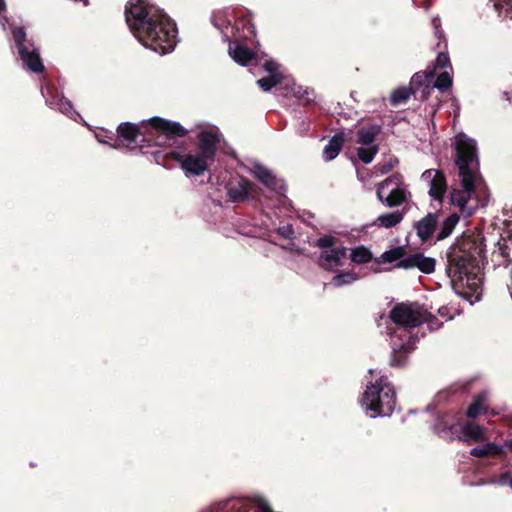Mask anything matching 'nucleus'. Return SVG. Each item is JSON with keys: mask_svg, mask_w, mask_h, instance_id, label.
I'll list each match as a JSON object with an SVG mask.
<instances>
[{"mask_svg": "<svg viewBox=\"0 0 512 512\" xmlns=\"http://www.w3.org/2000/svg\"><path fill=\"white\" fill-rule=\"evenodd\" d=\"M124 15L131 33L143 46L161 55L175 49L177 25L162 8L148 0H129Z\"/></svg>", "mask_w": 512, "mask_h": 512, "instance_id": "1", "label": "nucleus"}, {"mask_svg": "<svg viewBox=\"0 0 512 512\" xmlns=\"http://www.w3.org/2000/svg\"><path fill=\"white\" fill-rule=\"evenodd\" d=\"M483 238L475 235L458 237L446 252V273L453 283L459 282L476 291L480 284L479 264L483 259Z\"/></svg>", "mask_w": 512, "mask_h": 512, "instance_id": "2", "label": "nucleus"}, {"mask_svg": "<svg viewBox=\"0 0 512 512\" xmlns=\"http://www.w3.org/2000/svg\"><path fill=\"white\" fill-rule=\"evenodd\" d=\"M454 151V163L458 168L463 189H452L450 192V202L453 206L459 208L462 215L470 217L474 212V208L470 207L468 203L472 194L475 193V183L479 176L480 166L476 141L464 133H459L455 137Z\"/></svg>", "mask_w": 512, "mask_h": 512, "instance_id": "3", "label": "nucleus"}, {"mask_svg": "<svg viewBox=\"0 0 512 512\" xmlns=\"http://www.w3.org/2000/svg\"><path fill=\"white\" fill-rule=\"evenodd\" d=\"M197 140L195 150L188 153L176 150L167 153L154 152L156 163L168 168L169 162L173 160L178 163L186 177L202 176L215 162L220 139L216 133L203 130L198 133Z\"/></svg>", "mask_w": 512, "mask_h": 512, "instance_id": "4", "label": "nucleus"}, {"mask_svg": "<svg viewBox=\"0 0 512 512\" xmlns=\"http://www.w3.org/2000/svg\"><path fill=\"white\" fill-rule=\"evenodd\" d=\"M150 128L142 133L136 124L121 123L117 128L118 137L127 142L128 147H136L141 142L153 143L159 147H170L176 138L185 137L188 131L179 123L161 117L149 120Z\"/></svg>", "mask_w": 512, "mask_h": 512, "instance_id": "5", "label": "nucleus"}, {"mask_svg": "<svg viewBox=\"0 0 512 512\" xmlns=\"http://www.w3.org/2000/svg\"><path fill=\"white\" fill-rule=\"evenodd\" d=\"M362 405L371 412L372 417L391 415L396 405L394 386L382 376L367 386L363 393Z\"/></svg>", "mask_w": 512, "mask_h": 512, "instance_id": "6", "label": "nucleus"}, {"mask_svg": "<svg viewBox=\"0 0 512 512\" xmlns=\"http://www.w3.org/2000/svg\"><path fill=\"white\" fill-rule=\"evenodd\" d=\"M424 315L425 308L418 302H400L390 310L389 318L397 326L410 330L423 324Z\"/></svg>", "mask_w": 512, "mask_h": 512, "instance_id": "7", "label": "nucleus"}, {"mask_svg": "<svg viewBox=\"0 0 512 512\" xmlns=\"http://www.w3.org/2000/svg\"><path fill=\"white\" fill-rule=\"evenodd\" d=\"M422 179L429 183V196L441 204L448 188L444 172L442 170L427 169L422 173Z\"/></svg>", "mask_w": 512, "mask_h": 512, "instance_id": "8", "label": "nucleus"}, {"mask_svg": "<svg viewBox=\"0 0 512 512\" xmlns=\"http://www.w3.org/2000/svg\"><path fill=\"white\" fill-rule=\"evenodd\" d=\"M255 187L250 180L245 177H235L226 184L227 196L234 203H242L249 198L250 192Z\"/></svg>", "mask_w": 512, "mask_h": 512, "instance_id": "9", "label": "nucleus"}, {"mask_svg": "<svg viewBox=\"0 0 512 512\" xmlns=\"http://www.w3.org/2000/svg\"><path fill=\"white\" fill-rule=\"evenodd\" d=\"M436 260L427 257L421 252H417L406 256L404 259L396 263L395 267L401 269L418 268L424 274H431L435 271Z\"/></svg>", "mask_w": 512, "mask_h": 512, "instance_id": "10", "label": "nucleus"}, {"mask_svg": "<svg viewBox=\"0 0 512 512\" xmlns=\"http://www.w3.org/2000/svg\"><path fill=\"white\" fill-rule=\"evenodd\" d=\"M439 216L440 214L437 212H430L422 219L414 223L416 234L422 242H427L430 240L435 233L439 225Z\"/></svg>", "mask_w": 512, "mask_h": 512, "instance_id": "11", "label": "nucleus"}, {"mask_svg": "<svg viewBox=\"0 0 512 512\" xmlns=\"http://www.w3.org/2000/svg\"><path fill=\"white\" fill-rule=\"evenodd\" d=\"M434 428L441 438L453 439L459 431V421L455 415L445 413L437 418Z\"/></svg>", "mask_w": 512, "mask_h": 512, "instance_id": "12", "label": "nucleus"}, {"mask_svg": "<svg viewBox=\"0 0 512 512\" xmlns=\"http://www.w3.org/2000/svg\"><path fill=\"white\" fill-rule=\"evenodd\" d=\"M18 54L23 62V66L27 70L33 73H42L45 70L40 53L37 49L30 50L29 47L21 48Z\"/></svg>", "mask_w": 512, "mask_h": 512, "instance_id": "13", "label": "nucleus"}, {"mask_svg": "<svg viewBox=\"0 0 512 512\" xmlns=\"http://www.w3.org/2000/svg\"><path fill=\"white\" fill-rule=\"evenodd\" d=\"M382 132V126L377 123H366L356 131V143L362 146L373 145Z\"/></svg>", "mask_w": 512, "mask_h": 512, "instance_id": "14", "label": "nucleus"}, {"mask_svg": "<svg viewBox=\"0 0 512 512\" xmlns=\"http://www.w3.org/2000/svg\"><path fill=\"white\" fill-rule=\"evenodd\" d=\"M231 32L237 40L243 39L247 41H251L256 34L254 24L247 17L238 19L235 25L231 27Z\"/></svg>", "mask_w": 512, "mask_h": 512, "instance_id": "15", "label": "nucleus"}, {"mask_svg": "<svg viewBox=\"0 0 512 512\" xmlns=\"http://www.w3.org/2000/svg\"><path fill=\"white\" fill-rule=\"evenodd\" d=\"M412 345L408 343L394 344L390 357V366L402 368L406 365L408 354L412 351Z\"/></svg>", "mask_w": 512, "mask_h": 512, "instance_id": "16", "label": "nucleus"}, {"mask_svg": "<svg viewBox=\"0 0 512 512\" xmlns=\"http://www.w3.org/2000/svg\"><path fill=\"white\" fill-rule=\"evenodd\" d=\"M488 394L482 391L473 397L472 403L469 405L466 416L469 419H475L481 414L486 415L488 413V406L486 405Z\"/></svg>", "mask_w": 512, "mask_h": 512, "instance_id": "17", "label": "nucleus"}, {"mask_svg": "<svg viewBox=\"0 0 512 512\" xmlns=\"http://www.w3.org/2000/svg\"><path fill=\"white\" fill-rule=\"evenodd\" d=\"M433 78L434 70L417 72L411 78L410 87H413L415 91H417L418 88L422 87V97L427 98L428 95L430 94V91L432 90V87L430 86L429 82Z\"/></svg>", "mask_w": 512, "mask_h": 512, "instance_id": "18", "label": "nucleus"}, {"mask_svg": "<svg viewBox=\"0 0 512 512\" xmlns=\"http://www.w3.org/2000/svg\"><path fill=\"white\" fill-rule=\"evenodd\" d=\"M229 54L235 62L244 66L251 62L256 56L250 48L240 44L237 39L234 46L229 47Z\"/></svg>", "mask_w": 512, "mask_h": 512, "instance_id": "19", "label": "nucleus"}, {"mask_svg": "<svg viewBox=\"0 0 512 512\" xmlns=\"http://www.w3.org/2000/svg\"><path fill=\"white\" fill-rule=\"evenodd\" d=\"M346 138L343 132L336 133L324 147L323 157L326 161L335 159L340 153Z\"/></svg>", "mask_w": 512, "mask_h": 512, "instance_id": "20", "label": "nucleus"}, {"mask_svg": "<svg viewBox=\"0 0 512 512\" xmlns=\"http://www.w3.org/2000/svg\"><path fill=\"white\" fill-rule=\"evenodd\" d=\"M498 255L502 257L501 264L508 266L512 262V232L507 231L497 242Z\"/></svg>", "mask_w": 512, "mask_h": 512, "instance_id": "21", "label": "nucleus"}, {"mask_svg": "<svg viewBox=\"0 0 512 512\" xmlns=\"http://www.w3.org/2000/svg\"><path fill=\"white\" fill-rule=\"evenodd\" d=\"M252 174L267 188L275 189L277 186V179L273 173L261 164H255L252 168Z\"/></svg>", "mask_w": 512, "mask_h": 512, "instance_id": "22", "label": "nucleus"}, {"mask_svg": "<svg viewBox=\"0 0 512 512\" xmlns=\"http://www.w3.org/2000/svg\"><path fill=\"white\" fill-rule=\"evenodd\" d=\"M318 265L327 271H334L336 267L342 266L343 262L337 257L334 249L324 250L318 258Z\"/></svg>", "mask_w": 512, "mask_h": 512, "instance_id": "23", "label": "nucleus"}, {"mask_svg": "<svg viewBox=\"0 0 512 512\" xmlns=\"http://www.w3.org/2000/svg\"><path fill=\"white\" fill-rule=\"evenodd\" d=\"M503 452L501 446L496 443H486L482 446H477L471 449L470 454L478 458H486L490 456H498Z\"/></svg>", "mask_w": 512, "mask_h": 512, "instance_id": "24", "label": "nucleus"}, {"mask_svg": "<svg viewBox=\"0 0 512 512\" xmlns=\"http://www.w3.org/2000/svg\"><path fill=\"white\" fill-rule=\"evenodd\" d=\"M403 217L404 213L400 211L382 214L374 221L373 225L392 228L398 225L403 220Z\"/></svg>", "mask_w": 512, "mask_h": 512, "instance_id": "25", "label": "nucleus"}, {"mask_svg": "<svg viewBox=\"0 0 512 512\" xmlns=\"http://www.w3.org/2000/svg\"><path fill=\"white\" fill-rule=\"evenodd\" d=\"M460 220V216L457 213L450 214L441 224L440 231L436 236L437 241L444 240L448 238L453 230L455 229L456 225L458 224Z\"/></svg>", "mask_w": 512, "mask_h": 512, "instance_id": "26", "label": "nucleus"}, {"mask_svg": "<svg viewBox=\"0 0 512 512\" xmlns=\"http://www.w3.org/2000/svg\"><path fill=\"white\" fill-rule=\"evenodd\" d=\"M461 433L464 438L474 441H482L485 439V429L473 422H467L461 427Z\"/></svg>", "mask_w": 512, "mask_h": 512, "instance_id": "27", "label": "nucleus"}, {"mask_svg": "<svg viewBox=\"0 0 512 512\" xmlns=\"http://www.w3.org/2000/svg\"><path fill=\"white\" fill-rule=\"evenodd\" d=\"M415 93L416 91L413 87H398L394 89L390 95V104L392 106L404 104L409 100L410 96Z\"/></svg>", "mask_w": 512, "mask_h": 512, "instance_id": "28", "label": "nucleus"}, {"mask_svg": "<svg viewBox=\"0 0 512 512\" xmlns=\"http://www.w3.org/2000/svg\"><path fill=\"white\" fill-rule=\"evenodd\" d=\"M406 257V249L405 247L399 246L392 248L388 251H385L381 254L379 258L375 260L376 263H392V262H399L400 260L404 259Z\"/></svg>", "mask_w": 512, "mask_h": 512, "instance_id": "29", "label": "nucleus"}, {"mask_svg": "<svg viewBox=\"0 0 512 512\" xmlns=\"http://www.w3.org/2000/svg\"><path fill=\"white\" fill-rule=\"evenodd\" d=\"M350 258L356 264H365L373 259V254L367 247L360 245L352 249Z\"/></svg>", "mask_w": 512, "mask_h": 512, "instance_id": "30", "label": "nucleus"}, {"mask_svg": "<svg viewBox=\"0 0 512 512\" xmlns=\"http://www.w3.org/2000/svg\"><path fill=\"white\" fill-rule=\"evenodd\" d=\"M406 200L407 197L405 190L402 188H395L389 193L384 202L389 207H396L406 202Z\"/></svg>", "mask_w": 512, "mask_h": 512, "instance_id": "31", "label": "nucleus"}, {"mask_svg": "<svg viewBox=\"0 0 512 512\" xmlns=\"http://www.w3.org/2000/svg\"><path fill=\"white\" fill-rule=\"evenodd\" d=\"M368 147L357 148L358 158L365 164H369L373 161L376 154L379 152V145H367Z\"/></svg>", "mask_w": 512, "mask_h": 512, "instance_id": "32", "label": "nucleus"}, {"mask_svg": "<svg viewBox=\"0 0 512 512\" xmlns=\"http://www.w3.org/2000/svg\"><path fill=\"white\" fill-rule=\"evenodd\" d=\"M282 81V75L281 73H272L269 74L266 77L260 78L257 80V84L263 89L264 91H269L273 87L280 84Z\"/></svg>", "mask_w": 512, "mask_h": 512, "instance_id": "33", "label": "nucleus"}, {"mask_svg": "<svg viewBox=\"0 0 512 512\" xmlns=\"http://www.w3.org/2000/svg\"><path fill=\"white\" fill-rule=\"evenodd\" d=\"M494 8L499 16L504 19H512V0H492Z\"/></svg>", "mask_w": 512, "mask_h": 512, "instance_id": "34", "label": "nucleus"}, {"mask_svg": "<svg viewBox=\"0 0 512 512\" xmlns=\"http://www.w3.org/2000/svg\"><path fill=\"white\" fill-rule=\"evenodd\" d=\"M452 82L451 73L447 70H444L436 77L432 89L437 88L441 92H445L452 86Z\"/></svg>", "mask_w": 512, "mask_h": 512, "instance_id": "35", "label": "nucleus"}, {"mask_svg": "<svg viewBox=\"0 0 512 512\" xmlns=\"http://www.w3.org/2000/svg\"><path fill=\"white\" fill-rule=\"evenodd\" d=\"M356 280L357 275L355 273L351 271L341 272L332 278L331 284H333L335 287H341L343 285L351 284Z\"/></svg>", "mask_w": 512, "mask_h": 512, "instance_id": "36", "label": "nucleus"}, {"mask_svg": "<svg viewBox=\"0 0 512 512\" xmlns=\"http://www.w3.org/2000/svg\"><path fill=\"white\" fill-rule=\"evenodd\" d=\"M446 68H449L450 70H452V65L450 62L449 55L445 52H439L434 61L433 68L431 70H434V73H435L437 70L446 69Z\"/></svg>", "mask_w": 512, "mask_h": 512, "instance_id": "37", "label": "nucleus"}, {"mask_svg": "<svg viewBox=\"0 0 512 512\" xmlns=\"http://www.w3.org/2000/svg\"><path fill=\"white\" fill-rule=\"evenodd\" d=\"M213 24L216 28H218L221 31V33L225 37V40L229 41L230 36L225 31V29H231L232 26L230 24V21H228L224 16H215L213 18Z\"/></svg>", "mask_w": 512, "mask_h": 512, "instance_id": "38", "label": "nucleus"}, {"mask_svg": "<svg viewBox=\"0 0 512 512\" xmlns=\"http://www.w3.org/2000/svg\"><path fill=\"white\" fill-rule=\"evenodd\" d=\"M401 178H402V177H401V175H399V174H394V175H392V176H390V177L386 178L385 180H383V181L380 183V185H379V187H378V189H377V192H376V193H377V197H378V199H379L380 201H383V197H382V190H383L386 186H388V185H390V184H392V183H395L396 185L400 184V183H401Z\"/></svg>", "mask_w": 512, "mask_h": 512, "instance_id": "39", "label": "nucleus"}, {"mask_svg": "<svg viewBox=\"0 0 512 512\" xmlns=\"http://www.w3.org/2000/svg\"><path fill=\"white\" fill-rule=\"evenodd\" d=\"M294 96H296L303 105H308L313 101L312 95L313 92L308 91L307 89L303 90L301 87L293 90Z\"/></svg>", "mask_w": 512, "mask_h": 512, "instance_id": "40", "label": "nucleus"}, {"mask_svg": "<svg viewBox=\"0 0 512 512\" xmlns=\"http://www.w3.org/2000/svg\"><path fill=\"white\" fill-rule=\"evenodd\" d=\"M13 37L18 48V52L21 48H27L26 44V33L23 28H16L13 30Z\"/></svg>", "mask_w": 512, "mask_h": 512, "instance_id": "41", "label": "nucleus"}, {"mask_svg": "<svg viewBox=\"0 0 512 512\" xmlns=\"http://www.w3.org/2000/svg\"><path fill=\"white\" fill-rule=\"evenodd\" d=\"M425 318L423 320V323H427L430 330H437L441 327L442 323L439 321V319L432 315L430 312L425 309V315L423 316Z\"/></svg>", "mask_w": 512, "mask_h": 512, "instance_id": "42", "label": "nucleus"}, {"mask_svg": "<svg viewBox=\"0 0 512 512\" xmlns=\"http://www.w3.org/2000/svg\"><path fill=\"white\" fill-rule=\"evenodd\" d=\"M336 243V238L330 235H324L317 239L316 246L319 248H333Z\"/></svg>", "mask_w": 512, "mask_h": 512, "instance_id": "43", "label": "nucleus"}, {"mask_svg": "<svg viewBox=\"0 0 512 512\" xmlns=\"http://www.w3.org/2000/svg\"><path fill=\"white\" fill-rule=\"evenodd\" d=\"M277 234L284 239H292L294 237V229L292 225H284L277 229Z\"/></svg>", "mask_w": 512, "mask_h": 512, "instance_id": "44", "label": "nucleus"}, {"mask_svg": "<svg viewBox=\"0 0 512 512\" xmlns=\"http://www.w3.org/2000/svg\"><path fill=\"white\" fill-rule=\"evenodd\" d=\"M264 69L269 72V74L272 73H279L277 69V64L273 61H266L264 64Z\"/></svg>", "mask_w": 512, "mask_h": 512, "instance_id": "45", "label": "nucleus"}, {"mask_svg": "<svg viewBox=\"0 0 512 512\" xmlns=\"http://www.w3.org/2000/svg\"><path fill=\"white\" fill-rule=\"evenodd\" d=\"M334 251L337 253V257L340 261H342L347 256V248L346 247H333Z\"/></svg>", "mask_w": 512, "mask_h": 512, "instance_id": "46", "label": "nucleus"}, {"mask_svg": "<svg viewBox=\"0 0 512 512\" xmlns=\"http://www.w3.org/2000/svg\"><path fill=\"white\" fill-rule=\"evenodd\" d=\"M391 169H392V165L391 164H385L381 168V173H383V174L384 173H388Z\"/></svg>", "mask_w": 512, "mask_h": 512, "instance_id": "47", "label": "nucleus"}, {"mask_svg": "<svg viewBox=\"0 0 512 512\" xmlns=\"http://www.w3.org/2000/svg\"><path fill=\"white\" fill-rule=\"evenodd\" d=\"M471 384V381H467L466 383L462 384L459 389L463 390V391H467L469 389V386Z\"/></svg>", "mask_w": 512, "mask_h": 512, "instance_id": "48", "label": "nucleus"}, {"mask_svg": "<svg viewBox=\"0 0 512 512\" xmlns=\"http://www.w3.org/2000/svg\"><path fill=\"white\" fill-rule=\"evenodd\" d=\"M423 2H424L425 10H428L430 8V5H431L430 1L429 0H423Z\"/></svg>", "mask_w": 512, "mask_h": 512, "instance_id": "49", "label": "nucleus"}, {"mask_svg": "<svg viewBox=\"0 0 512 512\" xmlns=\"http://www.w3.org/2000/svg\"><path fill=\"white\" fill-rule=\"evenodd\" d=\"M5 9V2L4 0H0V13Z\"/></svg>", "mask_w": 512, "mask_h": 512, "instance_id": "50", "label": "nucleus"}, {"mask_svg": "<svg viewBox=\"0 0 512 512\" xmlns=\"http://www.w3.org/2000/svg\"><path fill=\"white\" fill-rule=\"evenodd\" d=\"M506 446L508 447V449H509L510 451H512V439H510V440H508V441L506 442Z\"/></svg>", "mask_w": 512, "mask_h": 512, "instance_id": "51", "label": "nucleus"}, {"mask_svg": "<svg viewBox=\"0 0 512 512\" xmlns=\"http://www.w3.org/2000/svg\"><path fill=\"white\" fill-rule=\"evenodd\" d=\"M509 485L512 488V478H510V480H509Z\"/></svg>", "mask_w": 512, "mask_h": 512, "instance_id": "52", "label": "nucleus"}]
</instances>
